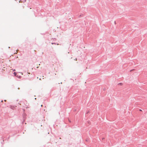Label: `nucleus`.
Segmentation results:
<instances>
[{"instance_id": "obj_1", "label": "nucleus", "mask_w": 147, "mask_h": 147, "mask_svg": "<svg viewBox=\"0 0 147 147\" xmlns=\"http://www.w3.org/2000/svg\"><path fill=\"white\" fill-rule=\"evenodd\" d=\"M24 103L25 104H24V105L23 106L25 107L28 108V105H27L28 104L26 100H24Z\"/></svg>"}, {"instance_id": "obj_2", "label": "nucleus", "mask_w": 147, "mask_h": 147, "mask_svg": "<svg viewBox=\"0 0 147 147\" xmlns=\"http://www.w3.org/2000/svg\"><path fill=\"white\" fill-rule=\"evenodd\" d=\"M17 77H18V78H21V76H17Z\"/></svg>"}, {"instance_id": "obj_3", "label": "nucleus", "mask_w": 147, "mask_h": 147, "mask_svg": "<svg viewBox=\"0 0 147 147\" xmlns=\"http://www.w3.org/2000/svg\"><path fill=\"white\" fill-rule=\"evenodd\" d=\"M16 72H14V75H15V76H16Z\"/></svg>"}, {"instance_id": "obj_4", "label": "nucleus", "mask_w": 147, "mask_h": 147, "mask_svg": "<svg viewBox=\"0 0 147 147\" xmlns=\"http://www.w3.org/2000/svg\"><path fill=\"white\" fill-rule=\"evenodd\" d=\"M24 6H22V8H24Z\"/></svg>"}, {"instance_id": "obj_5", "label": "nucleus", "mask_w": 147, "mask_h": 147, "mask_svg": "<svg viewBox=\"0 0 147 147\" xmlns=\"http://www.w3.org/2000/svg\"><path fill=\"white\" fill-rule=\"evenodd\" d=\"M120 84H121H121H122V83H120Z\"/></svg>"}, {"instance_id": "obj_6", "label": "nucleus", "mask_w": 147, "mask_h": 147, "mask_svg": "<svg viewBox=\"0 0 147 147\" xmlns=\"http://www.w3.org/2000/svg\"><path fill=\"white\" fill-rule=\"evenodd\" d=\"M41 107H42V105H41Z\"/></svg>"}]
</instances>
